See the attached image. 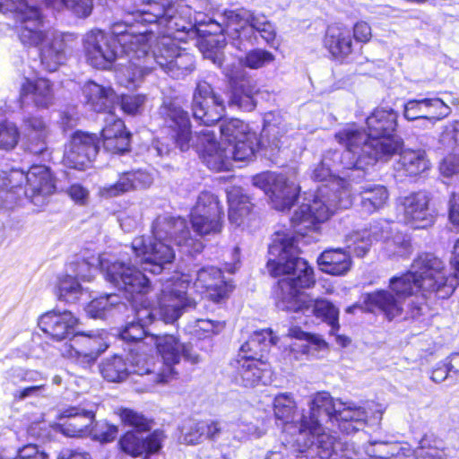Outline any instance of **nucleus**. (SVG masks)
<instances>
[{
  "label": "nucleus",
  "mask_w": 459,
  "mask_h": 459,
  "mask_svg": "<svg viewBox=\"0 0 459 459\" xmlns=\"http://www.w3.org/2000/svg\"><path fill=\"white\" fill-rule=\"evenodd\" d=\"M132 13L137 21L157 23L165 30L164 35L157 39L152 54L145 49L144 56L142 55L139 70L132 72L130 81L140 82L154 69L155 65L177 79L186 76L194 70V56L179 48L175 43V33H188L195 26L190 6L169 0H148Z\"/></svg>",
  "instance_id": "f257e3e1"
},
{
  "label": "nucleus",
  "mask_w": 459,
  "mask_h": 459,
  "mask_svg": "<svg viewBox=\"0 0 459 459\" xmlns=\"http://www.w3.org/2000/svg\"><path fill=\"white\" fill-rule=\"evenodd\" d=\"M299 248L292 238L277 237L269 247L267 269L274 277L283 276L278 282L276 305L290 312H311L331 326L330 333L339 330V309L325 299H312L302 290L312 287L314 272L307 261L299 257Z\"/></svg>",
  "instance_id": "f03ea898"
},
{
  "label": "nucleus",
  "mask_w": 459,
  "mask_h": 459,
  "mask_svg": "<svg viewBox=\"0 0 459 459\" xmlns=\"http://www.w3.org/2000/svg\"><path fill=\"white\" fill-rule=\"evenodd\" d=\"M397 118L398 114L394 109L377 108L367 118L368 134L354 125L340 130L335 138L346 148L344 155H353L344 162L345 167L366 169L377 160H388L400 151L403 141L394 134Z\"/></svg>",
  "instance_id": "7ed1b4c3"
},
{
  "label": "nucleus",
  "mask_w": 459,
  "mask_h": 459,
  "mask_svg": "<svg viewBox=\"0 0 459 459\" xmlns=\"http://www.w3.org/2000/svg\"><path fill=\"white\" fill-rule=\"evenodd\" d=\"M114 27V34L94 29L88 31L82 39L87 62L97 69H109L117 62L125 67L117 74L120 83H136L129 80L132 72H137L144 56L147 36L143 33H122Z\"/></svg>",
  "instance_id": "20e7f679"
},
{
  "label": "nucleus",
  "mask_w": 459,
  "mask_h": 459,
  "mask_svg": "<svg viewBox=\"0 0 459 459\" xmlns=\"http://www.w3.org/2000/svg\"><path fill=\"white\" fill-rule=\"evenodd\" d=\"M56 10L71 9L79 17H87L92 10V0H42ZM0 13H11L16 19L20 41L27 47L42 45L54 31L44 27L41 14L33 0H0Z\"/></svg>",
  "instance_id": "39448f33"
},
{
  "label": "nucleus",
  "mask_w": 459,
  "mask_h": 459,
  "mask_svg": "<svg viewBox=\"0 0 459 459\" xmlns=\"http://www.w3.org/2000/svg\"><path fill=\"white\" fill-rule=\"evenodd\" d=\"M443 269V260L430 253L420 254L410 271L390 279L389 289L403 301L418 291L423 296L437 293L440 298L449 297L453 283H447Z\"/></svg>",
  "instance_id": "423d86ee"
},
{
  "label": "nucleus",
  "mask_w": 459,
  "mask_h": 459,
  "mask_svg": "<svg viewBox=\"0 0 459 459\" xmlns=\"http://www.w3.org/2000/svg\"><path fill=\"white\" fill-rule=\"evenodd\" d=\"M196 146L203 153V158L209 169L221 171L228 170L231 161L249 160L255 154L258 144L255 133L247 134L233 143H218L214 133L210 129H203L197 134Z\"/></svg>",
  "instance_id": "0eeeda50"
},
{
  "label": "nucleus",
  "mask_w": 459,
  "mask_h": 459,
  "mask_svg": "<svg viewBox=\"0 0 459 459\" xmlns=\"http://www.w3.org/2000/svg\"><path fill=\"white\" fill-rule=\"evenodd\" d=\"M0 188L6 191V198L14 199L13 195H23L38 207L43 206L47 198L55 191L53 176L46 166L34 165L25 173L12 169L0 175Z\"/></svg>",
  "instance_id": "6e6552de"
},
{
  "label": "nucleus",
  "mask_w": 459,
  "mask_h": 459,
  "mask_svg": "<svg viewBox=\"0 0 459 459\" xmlns=\"http://www.w3.org/2000/svg\"><path fill=\"white\" fill-rule=\"evenodd\" d=\"M222 22V33L239 50L247 48V44L250 46L256 44V32L267 43L272 42L276 36L273 25L264 15L244 8L225 11Z\"/></svg>",
  "instance_id": "1a4fd4ad"
},
{
  "label": "nucleus",
  "mask_w": 459,
  "mask_h": 459,
  "mask_svg": "<svg viewBox=\"0 0 459 459\" xmlns=\"http://www.w3.org/2000/svg\"><path fill=\"white\" fill-rule=\"evenodd\" d=\"M350 191L347 188L330 189L320 187L314 199L299 206L291 217L294 226L305 224L311 227L315 222L327 221L337 209H346L351 205Z\"/></svg>",
  "instance_id": "9d476101"
},
{
  "label": "nucleus",
  "mask_w": 459,
  "mask_h": 459,
  "mask_svg": "<svg viewBox=\"0 0 459 459\" xmlns=\"http://www.w3.org/2000/svg\"><path fill=\"white\" fill-rule=\"evenodd\" d=\"M297 408V403L290 393H281L273 399V414L277 424L282 426L283 433L292 437L291 441L287 440V442L292 444V441L299 437L300 441L307 444L309 433L318 431L319 426L305 414L299 416Z\"/></svg>",
  "instance_id": "9b49d317"
},
{
  "label": "nucleus",
  "mask_w": 459,
  "mask_h": 459,
  "mask_svg": "<svg viewBox=\"0 0 459 459\" xmlns=\"http://www.w3.org/2000/svg\"><path fill=\"white\" fill-rule=\"evenodd\" d=\"M100 269L106 280L123 290L127 299H133L134 295L146 294L151 290L150 280L131 262L122 259H100Z\"/></svg>",
  "instance_id": "f8f14e48"
},
{
  "label": "nucleus",
  "mask_w": 459,
  "mask_h": 459,
  "mask_svg": "<svg viewBox=\"0 0 459 459\" xmlns=\"http://www.w3.org/2000/svg\"><path fill=\"white\" fill-rule=\"evenodd\" d=\"M132 250L143 269L153 274L161 273L176 257L174 246L164 239L139 236L132 241Z\"/></svg>",
  "instance_id": "ddd939ff"
},
{
  "label": "nucleus",
  "mask_w": 459,
  "mask_h": 459,
  "mask_svg": "<svg viewBox=\"0 0 459 459\" xmlns=\"http://www.w3.org/2000/svg\"><path fill=\"white\" fill-rule=\"evenodd\" d=\"M190 281L187 276L167 280L159 297V314L165 323L178 320L183 312L195 307V302L187 296Z\"/></svg>",
  "instance_id": "4468645a"
},
{
  "label": "nucleus",
  "mask_w": 459,
  "mask_h": 459,
  "mask_svg": "<svg viewBox=\"0 0 459 459\" xmlns=\"http://www.w3.org/2000/svg\"><path fill=\"white\" fill-rule=\"evenodd\" d=\"M152 232L154 238L173 243L185 253L193 254L203 248L202 243L191 237L186 221L181 217L158 216L152 223Z\"/></svg>",
  "instance_id": "2eb2a0df"
},
{
  "label": "nucleus",
  "mask_w": 459,
  "mask_h": 459,
  "mask_svg": "<svg viewBox=\"0 0 459 459\" xmlns=\"http://www.w3.org/2000/svg\"><path fill=\"white\" fill-rule=\"evenodd\" d=\"M223 208L218 197L210 192H202L191 212V222L199 235L216 234L222 228Z\"/></svg>",
  "instance_id": "dca6fc26"
},
{
  "label": "nucleus",
  "mask_w": 459,
  "mask_h": 459,
  "mask_svg": "<svg viewBox=\"0 0 459 459\" xmlns=\"http://www.w3.org/2000/svg\"><path fill=\"white\" fill-rule=\"evenodd\" d=\"M253 184L266 195L270 194L273 208L279 211L289 209L299 193L297 182L283 175L269 172L258 174L253 178Z\"/></svg>",
  "instance_id": "f3484780"
},
{
  "label": "nucleus",
  "mask_w": 459,
  "mask_h": 459,
  "mask_svg": "<svg viewBox=\"0 0 459 459\" xmlns=\"http://www.w3.org/2000/svg\"><path fill=\"white\" fill-rule=\"evenodd\" d=\"M159 115L176 145L181 151L188 150L191 145L192 132L187 112L175 101L165 100L159 109Z\"/></svg>",
  "instance_id": "a211bd4d"
},
{
  "label": "nucleus",
  "mask_w": 459,
  "mask_h": 459,
  "mask_svg": "<svg viewBox=\"0 0 459 459\" xmlns=\"http://www.w3.org/2000/svg\"><path fill=\"white\" fill-rule=\"evenodd\" d=\"M192 110L196 120L211 126L221 120L224 111L223 101L207 82L201 81L193 96Z\"/></svg>",
  "instance_id": "6ab92c4d"
},
{
  "label": "nucleus",
  "mask_w": 459,
  "mask_h": 459,
  "mask_svg": "<svg viewBox=\"0 0 459 459\" xmlns=\"http://www.w3.org/2000/svg\"><path fill=\"white\" fill-rule=\"evenodd\" d=\"M106 349L107 345L102 342L100 336L82 333L76 335L69 343H65L61 354L72 362L87 368L92 365Z\"/></svg>",
  "instance_id": "aec40b11"
},
{
  "label": "nucleus",
  "mask_w": 459,
  "mask_h": 459,
  "mask_svg": "<svg viewBox=\"0 0 459 459\" xmlns=\"http://www.w3.org/2000/svg\"><path fill=\"white\" fill-rule=\"evenodd\" d=\"M430 196L427 192L410 194L401 201L403 221L414 229H425L434 222L429 208Z\"/></svg>",
  "instance_id": "412c9836"
},
{
  "label": "nucleus",
  "mask_w": 459,
  "mask_h": 459,
  "mask_svg": "<svg viewBox=\"0 0 459 459\" xmlns=\"http://www.w3.org/2000/svg\"><path fill=\"white\" fill-rule=\"evenodd\" d=\"M98 143L93 134L76 132L73 134L64 154V163L69 168L82 170L97 155Z\"/></svg>",
  "instance_id": "4be33fe9"
},
{
  "label": "nucleus",
  "mask_w": 459,
  "mask_h": 459,
  "mask_svg": "<svg viewBox=\"0 0 459 459\" xmlns=\"http://www.w3.org/2000/svg\"><path fill=\"white\" fill-rule=\"evenodd\" d=\"M150 343L156 346L162 359L158 365L160 371L155 375L156 381L168 382L176 374L174 366L180 361L183 343L171 334L151 335Z\"/></svg>",
  "instance_id": "5701e85b"
},
{
  "label": "nucleus",
  "mask_w": 459,
  "mask_h": 459,
  "mask_svg": "<svg viewBox=\"0 0 459 459\" xmlns=\"http://www.w3.org/2000/svg\"><path fill=\"white\" fill-rule=\"evenodd\" d=\"M78 322V318L68 310H52L39 316L38 325L50 339L61 342L75 335Z\"/></svg>",
  "instance_id": "b1692460"
},
{
  "label": "nucleus",
  "mask_w": 459,
  "mask_h": 459,
  "mask_svg": "<svg viewBox=\"0 0 459 459\" xmlns=\"http://www.w3.org/2000/svg\"><path fill=\"white\" fill-rule=\"evenodd\" d=\"M377 407L374 403L359 406L352 402H343L342 408L338 411L337 419L341 430L351 434L362 429L369 418L379 420L382 410Z\"/></svg>",
  "instance_id": "393cba45"
},
{
  "label": "nucleus",
  "mask_w": 459,
  "mask_h": 459,
  "mask_svg": "<svg viewBox=\"0 0 459 459\" xmlns=\"http://www.w3.org/2000/svg\"><path fill=\"white\" fill-rule=\"evenodd\" d=\"M194 286L204 291L213 302L224 300L233 290L232 284L224 279L221 271L213 266L200 269L196 273Z\"/></svg>",
  "instance_id": "a878e982"
},
{
  "label": "nucleus",
  "mask_w": 459,
  "mask_h": 459,
  "mask_svg": "<svg viewBox=\"0 0 459 459\" xmlns=\"http://www.w3.org/2000/svg\"><path fill=\"white\" fill-rule=\"evenodd\" d=\"M450 113V108L440 99L409 100L403 106V117L409 121L425 119L432 125Z\"/></svg>",
  "instance_id": "bb28decb"
},
{
  "label": "nucleus",
  "mask_w": 459,
  "mask_h": 459,
  "mask_svg": "<svg viewBox=\"0 0 459 459\" xmlns=\"http://www.w3.org/2000/svg\"><path fill=\"white\" fill-rule=\"evenodd\" d=\"M165 437L161 430L153 431L146 438L139 437L133 431H128L120 438L119 446L123 452L133 457L145 454L144 459H149V455L156 454L161 449Z\"/></svg>",
  "instance_id": "cd10ccee"
},
{
  "label": "nucleus",
  "mask_w": 459,
  "mask_h": 459,
  "mask_svg": "<svg viewBox=\"0 0 459 459\" xmlns=\"http://www.w3.org/2000/svg\"><path fill=\"white\" fill-rule=\"evenodd\" d=\"M235 382L244 387L251 388L263 382L268 372L269 365L259 358L236 357L232 362Z\"/></svg>",
  "instance_id": "c85d7f7f"
},
{
  "label": "nucleus",
  "mask_w": 459,
  "mask_h": 459,
  "mask_svg": "<svg viewBox=\"0 0 459 459\" xmlns=\"http://www.w3.org/2000/svg\"><path fill=\"white\" fill-rule=\"evenodd\" d=\"M363 303L367 309L381 312L388 320L402 315L404 301L389 290H379L363 295Z\"/></svg>",
  "instance_id": "c756f323"
},
{
  "label": "nucleus",
  "mask_w": 459,
  "mask_h": 459,
  "mask_svg": "<svg viewBox=\"0 0 459 459\" xmlns=\"http://www.w3.org/2000/svg\"><path fill=\"white\" fill-rule=\"evenodd\" d=\"M95 414L92 410L70 407L64 410L60 419L66 421L60 425L61 432L68 437H83L92 433Z\"/></svg>",
  "instance_id": "7c9ffc66"
},
{
  "label": "nucleus",
  "mask_w": 459,
  "mask_h": 459,
  "mask_svg": "<svg viewBox=\"0 0 459 459\" xmlns=\"http://www.w3.org/2000/svg\"><path fill=\"white\" fill-rule=\"evenodd\" d=\"M20 98L22 104L31 102L38 108H48L54 103L53 85L45 78H26L21 85Z\"/></svg>",
  "instance_id": "2f4dec72"
},
{
  "label": "nucleus",
  "mask_w": 459,
  "mask_h": 459,
  "mask_svg": "<svg viewBox=\"0 0 459 459\" xmlns=\"http://www.w3.org/2000/svg\"><path fill=\"white\" fill-rule=\"evenodd\" d=\"M152 183V177L142 170L127 172L120 176L118 180L111 185L99 188V195L103 198H112L138 187H148Z\"/></svg>",
  "instance_id": "473e14b6"
},
{
  "label": "nucleus",
  "mask_w": 459,
  "mask_h": 459,
  "mask_svg": "<svg viewBox=\"0 0 459 459\" xmlns=\"http://www.w3.org/2000/svg\"><path fill=\"white\" fill-rule=\"evenodd\" d=\"M66 44L62 35L53 32L40 48V61L48 72H54L66 60Z\"/></svg>",
  "instance_id": "72a5a7b5"
},
{
  "label": "nucleus",
  "mask_w": 459,
  "mask_h": 459,
  "mask_svg": "<svg viewBox=\"0 0 459 459\" xmlns=\"http://www.w3.org/2000/svg\"><path fill=\"white\" fill-rule=\"evenodd\" d=\"M319 430L309 433V443L305 444L297 437L291 444V446H297L295 450L303 452L306 448L316 445L318 448V455L321 459H331L333 455H337V451L342 447V444L336 441L335 438L325 433L321 424H318Z\"/></svg>",
  "instance_id": "f704fd0d"
},
{
  "label": "nucleus",
  "mask_w": 459,
  "mask_h": 459,
  "mask_svg": "<svg viewBox=\"0 0 459 459\" xmlns=\"http://www.w3.org/2000/svg\"><path fill=\"white\" fill-rule=\"evenodd\" d=\"M324 44L331 55L338 59L347 57L353 50L351 31L343 26H329Z\"/></svg>",
  "instance_id": "c9c22d12"
},
{
  "label": "nucleus",
  "mask_w": 459,
  "mask_h": 459,
  "mask_svg": "<svg viewBox=\"0 0 459 459\" xmlns=\"http://www.w3.org/2000/svg\"><path fill=\"white\" fill-rule=\"evenodd\" d=\"M320 270L332 275H343L351 267L350 252L342 248H330L325 250L317 258Z\"/></svg>",
  "instance_id": "e433bc0d"
},
{
  "label": "nucleus",
  "mask_w": 459,
  "mask_h": 459,
  "mask_svg": "<svg viewBox=\"0 0 459 459\" xmlns=\"http://www.w3.org/2000/svg\"><path fill=\"white\" fill-rule=\"evenodd\" d=\"M84 268H88L86 263H82L79 265V270L75 277L65 275L59 279L56 289L58 299L67 303H75L79 300L80 297L83 294V288L77 278L79 277L83 281H91V275L82 273Z\"/></svg>",
  "instance_id": "4c0bfd02"
},
{
  "label": "nucleus",
  "mask_w": 459,
  "mask_h": 459,
  "mask_svg": "<svg viewBox=\"0 0 459 459\" xmlns=\"http://www.w3.org/2000/svg\"><path fill=\"white\" fill-rule=\"evenodd\" d=\"M278 338L273 335L271 329H263L255 332L251 337L241 345L238 357L259 358L262 359L263 353L271 345L277 343Z\"/></svg>",
  "instance_id": "58836bf2"
},
{
  "label": "nucleus",
  "mask_w": 459,
  "mask_h": 459,
  "mask_svg": "<svg viewBox=\"0 0 459 459\" xmlns=\"http://www.w3.org/2000/svg\"><path fill=\"white\" fill-rule=\"evenodd\" d=\"M389 197L387 189L382 185L367 184L359 192V206L363 212L371 214L386 204Z\"/></svg>",
  "instance_id": "ea45409f"
},
{
  "label": "nucleus",
  "mask_w": 459,
  "mask_h": 459,
  "mask_svg": "<svg viewBox=\"0 0 459 459\" xmlns=\"http://www.w3.org/2000/svg\"><path fill=\"white\" fill-rule=\"evenodd\" d=\"M127 359L129 361V375L150 376V380L153 384L166 382L156 381L155 375L160 371V368L154 359L143 352V350H131Z\"/></svg>",
  "instance_id": "a19ab883"
},
{
  "label": "nucleus",
  "mask_w": 459,
  "mask_h": 459,
  "mask_svg": "<svg viewBox=\"0 0 459 459\" xmlns=\"http://www.w3.org/2000/svg\"><path fill=\"white\" fill-rule=\"evenodd\" d=\"M342 401L334 400L329 393L319 392L312 396L309 403V415L308 419H313L317 424H320L318 420V413L324 411L329 419H338V411L342 408Z\"/></svg>",
  "instance_id": "79ce46f5"
},
{
  "label": "nucleus",
  "mask_w": 459,
  "mask_h": 459,
  "mask_svg": "<svg viewBox=\"0 0 459 459\" xmlns=\"http://www.w3.org/2000/svg\"><path fill=\"white\" fill-rule=\"evenodd\" d=\"M228 202L229 221L236 226L242 225L251 211L248 196L244 195L240 188L232 187L228 191Z\"/></svg>",
  "instance_id": "37998d69"
},
{
  "label": "nucleus",
  "mask_w": 459,
  "mask_h": 459,
  "mask_svg": "<svg viewBox=\"0 0 459 459\" xmlns=\"http://www.w3.org/2000/svg\"><path fill=\"white\" fill-rule=\"evenodd\" d=\"M82 91L87 105L97 112L106 110L113 99V91L110 88H105L94 82L85 83Z\"/></svg>",
  "instance_id": "c03bdc74"
},
{
  "label": "nucleus",
  "mask_w": 459,
  "mask_h": 459,
  "mask_svg": "<svg viewBox=\"0 0 459 459\" xmlns=\"http://www.w3.org/2000/svg\"><path fill=\"white\" fill-rule=\"evenodd\" d=\"M401 169L408 176H418L430 168V162L423 150H405L399 159Z\"/></svg>",
  "instance_id": "a18cd8bd"
},
{
  "label": "nucleus",
  "mask_w": 459,
  "mask_h": 459,
  "mask_svg": "<svg viewBox=\"0 0 459 459\" xmlns=\"http://www.w3.org/2000/svg\"><path fill=\"white\" fill-rule=\"evenodd\" d=\"M100 372L109 382H121L129 376V368L121 357L114 356L101 363Z\"/></svg>",
  "instance_id": "49530a36"
},
{
  "label": "nucleus",
  "mask_w": 459,
  "mask_h": 459,
  "mask_svg": "<svg viewBox=\"0 0 459 459\" xmlns=\"http://www.w3.org/2000/svg\"><path fill=\"white\" fill-rule=\"evenodd\" d=\"M225 327L223 322L210 319H195L187 324L186 330L194 337L202 340L211 338L221 333Z\"/></svg>",
  "instance_id": "de8ad7c7"
},
{
  "label": "nucleus",
  "mask_w": 459,
  "mask_h": 459,
  "mask_svg": "<svg viewBox=\"0 0 459 459\" xmlns=\"http://www.w3.org/2000/svg\"><path fill=\"white\" fill-rule=\"evenodd\" d=\"M379 238H384V236H379L376 230H364L358 231L347 237V247L350 252H353L357 256H364L369 250L373 239Z\"/></svg>",
  "instance_id": "09e8293b"
},
{
  "label": "nucleus",
  "mask_w": 459,
  "mask_h": 459,
  "mask_svg": "<svg viewBox=\"0 0 459 459\" xmlns=\"http://www.w3.org/2000/svg\"><path fill=\"white\" fill-rule=\"evenodd\" d=\"M221 143L231 144L240 137L247 134H253L247 124L237 118H229L222 121L221 125Z\"/></svg>",
  "instance_id": "8fccbe9b"
},
{
  "label": "nucleus",
  "mask_w": 459,
  "mask_h": 459,
  "mask_svg": "<svg viewBox=\"0 0 459 459\" xmlns=\"http://www.w3.org/2000/svg\"><path fill=\"white\" fill-rule=\"evenodd\" d=\"M118 303L119 298L116 294L100 296L88 304L86 312L92 318H103Z\"/></svg>",
  "instance_id": "3c124183"
},
{
  "label": "nucleus",
  "mask_w": 459,
  "mask_h": 459,
  "mask_svg": "<svg viewBox=\"0 0 459 459\" xmlns=\"http://www.w3.org/2000/svg\"><path fill=\"white\" fill-rule=\"evenodd\" d=\"M274 56L264 49L255 48L239 58V65L250 69H260L274 61Z\"/></svg>",
  "instance_id": "603ef678"
},
{
  "label": "nucleus",
  "mask_w": 459,
  "mask_h": 459,
  "mask_svg": "<svg viewBox=\"0 0 459 459\" xmlns=\"http://www.w3.org/2000/svg\"><path fill=\"white\" fill-rule=\"evenodd\" d=\"M344 154H345V151L343 152V153L342 155H340L339 152H335V151L329 152L323 158L322 161L313 170L312 178L315 180H318V181H325V180H327L328 178H332V169H331L330 160H332V157H330V156H333V157L337 158L339 160L340 163L342 164L343 167L345 168L344 162H347L350 160V159H352L353 155L346 156ZM346 169H349V168L346 167Z\"/></svg>",
  "instance_id": "864d4df0"
},
{
  "label": "nucleus",
  "mask_w": 459,
  "mask_h": 459,
  "mask_svg": "<svg viewBox=\"0 0 459 459\" xmlns=\"http://www.w3.org/2000/svg\"><path fill=\"white\" fill-rule=\"evenodd\" d=\"M6 379L13 385L45 381L42 373L22 367H12L6 371Z\"/></svg>",
  "instance_id": "5fc2aeb1"
},
{
  "label": "nucleus",
  "mask_w": 459,
  "mask_h": 459,
  "mask_svg": "<svg viewBox=\"0 0 459 459\" xmlns=\"http://www.w3.org/2000/svg\"><path fill=\"white\" fill-rule=\"evenodd\" d=\"M120 335L126 342H135L133 350H143L145 344H151L150 337L146 338L148 341H143L146 336L145 326L134 321L129 323Z\"/></svg>",
  "instance_id": "6e6d98bb"
},
{
  "label": "nucleus",
  "mask_w": 459,
  "mask_h": 459,
  "mask_svg": "<svg viewBox=\"0 0 459 459\" xmlns=\"http://www.w3.org/2000/svg\"><path fill=\"white\" fill-rule=\"evenodd\" d=\"M49 132H23L22 144L27 152L33 154L43 153L48 147Z\"/></svg>",
  "instance_id": "4d7b16f0"
},
{
  "label": "nucleus",
  "mask_w": 459,
  "mask_h": 459,
  "mask_svg": "<svg viewBox=\"0 0 459 459\" xmlns=\"http://www.w3.org/2000/svg\"><path fill=\"white\" fill-rule=\"evenodd\" d=\"M255 92V87L251 85H241L240 88L233 92L230 103L245 111H251L255 106L254 100Z\"/></svg>",
  "instance_id": "13d9d810"
},
{
  "label": "nucleus",
  "mask_w": 459,
  "mask_h": 459,
  "mask_svg": "<svg viewBox=\"0 0 459 459\" xmlns=\"http://www.w3.org/2000/svg\"><path fill=\"white\" fill-rule=\"evenodd\" d=\"M182 440L187 445H195L201 442L205 434L204 422L188 420L181 429Z\"/></svg>",
  "instance_id": "bf43d9fd"
},
{
  "label": "nucleus",
  "mask_w": 459,
  "mask_h": 459,
  "mask_svg": "<svg viewBox=\"0 0 459 459\" xmlns=\"http://www.w3.org/2000/svg\"><path fill=\"white\" fill-rule=\"evenodd\" d=\"M285 133H287L286 125L277 126L275 124L266 123L261 134V143L264 145V141L266 140L268 146L272 149H280L281 139L283 137Z\"/></svg>",
  "instance_id": "052dcab7"
},
{
  "label": "nucleus",
  "mask_w": 459,
  "mask_h": 459,
  "mask_svg": "<svg viewBox=\"0 0 459 459\" xmlns=\"http://www.w3.org/2000/svg\"><path fill=\"white\" fill-rule=\"evenodd\" d=\"M385 249L390 256H405L411 253V244L405 236L396 233L385 240Z\"/></svg>",
  "instance_id": "680f3d73"
},
{
  "label": "nucleus",
  "mask_w": 459,
  "mask_h": 459,
  "mask_svg": "<svg viewBox=\"0 0 459 459\" xmlns=\"http://www.w3.org/2000/svg\"><path fill=\"white\" fill-rule=\"evenodd\" d=\"M20 131L13 123H0V149L12 150L19 141Z\"/></svg>",
  "instance_id": "e2e57ef3"
},
{
  "label": "nucleus",
  "mask_w": 459,
  "mask_h": 459,
  "mask_svg": "<svg viewBox=\"0 0 459 459\" xmlns=\"http://www.w3.org/2000/svg\"><path fill=\"white\" fill-rule=\"evenodd\" d=\"M122 421L135 429L138 432L147 431L151 429V421L143 414L130 409H124L120 413Z\"/></svg>",
  "instance_id": "0e129e2a"
},
{
  "label": "nucleus",
  "mask_w": 459,
  "mask_h": 459,
  "mask_svg": "<svg viewBox=\"0 0 459 459\" xmlns=\"http://www.w3.org/2000/svg\"><path fill=\"white\" fill-rule=\"evenodd\" d=\"M146 101V96L143 94L123 95L120 100V106L124 112L129 115L140 113Z\"/></svg>",
  "instance_id": "69168bd1"
},
{
  "label": "nucleus",
  "mask_w": 459,
  "mask_h": 459,
  "mask_svg": "<svg viewBox=\"0 0 459 459\" xmlns=\"http://www.w3.org/2000/svg\"><path fill=\"white\" fill-rule=\"evenodd\" d=\"M451 264L455 270V273L451 274L446 266L445 262L443 261V267L442 270L444 273L445 278L447 280V283H453L451 286V294L455 291L456 286L459 284V238L456 240L455 246H454V251L453 255L451 258Z\"/></svg>",
  "instance_id": "338daca9"
},
{
  "label": "nucleus",
  "mask_w": 459,
  "mask_h": 459,
  "mask_svg": "<svg viewBox=\"0 0 459 459\" xmlns=\"http://www.w3.org/2000/svg\"><path fill=\"white\" fill-rule=\"evenodd\" d=\"M109 120L110 123L101 132L102 143L107 142V140H113L118 135L128 134L122 120L115 119L112 115H109Z\"/></svg>",
  "instance_id": "774afa93"
}]
</instances>
